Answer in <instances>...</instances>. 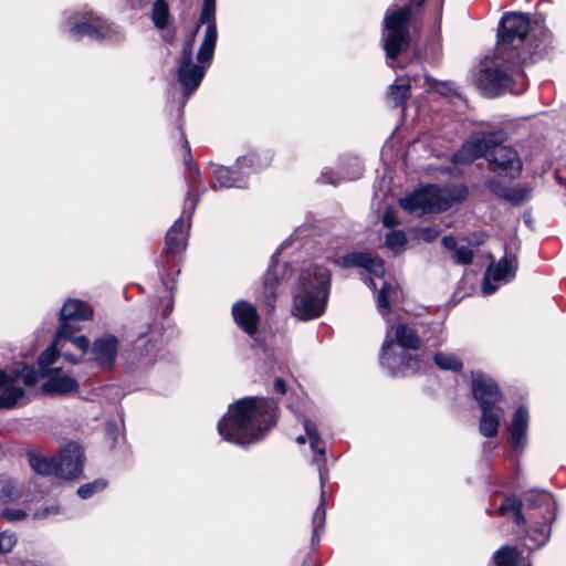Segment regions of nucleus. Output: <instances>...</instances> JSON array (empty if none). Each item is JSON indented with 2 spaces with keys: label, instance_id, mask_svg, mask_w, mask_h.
Instances as JSON below:
<instances>
[{
  "label": "nucleus",
  "instance_id": "obj_1",
  "mask_svg": "<svg viewBox=\"0 0 566 566\" xmlns=\"http://www.w3.org/2000/svg\"><path fill=\"white\" fill-rule=\"evenodd\" d=\"M275 410V403L265 398L241 399L230 406L218 423V431L231 443H253L274 423Z\"/></svg>",
  "mask_w": 566,
  "mask_h": 566
},
{
  "label": "nucleus",
  "instance_id": "obj_2",
  "mask_svg": "<svg viewBox=\"0 0 566 566\" xmlns=\"http://www.w3.org/2000/svg\"><path fill=\"white\" fill-rule=\"evenodd\" d=\"M329 272L324 266L304 270L294 290L293 315L307 321L321 316L328 294Z\"/></svg>",
  "mask_w": 566,
  "mask_h": 566
},
{
  "label": "nucleus",
  "instance_id": "obj_3",
  "mask_svg": "<svg viewBox=\"0 0 566 566\" xmlns=\"http://www.w3.org/2000/svg\"><path fill=\"white\" fill-rule=\"evenodd\" d=\"M479 157L486 160L505 176L516 178L522 171V161L515 149L495 143L494 135L483 136L465 143L455 156L457 161H471Z\"/></svg>",
  "mask_w": 566,
  "mask_h": 566
},
{
  "label": "nucleus",
  "instance_id": "obj_4",
  "mask_svg": "<svg viewBox=\"0 0 566 566\" xmlns=\"http://www.w3.org/2000/svg\"><path fill=\"white\" fill-rule=\"evenodd\" d=\"M467 195L463 186L439 187L428 185L400 200L401 207L416 214L441 212L462 201Z\"/></svg>",
  "mask_w": 566,
  "mask_h": 566
},
{
  "label": "nucleus",
  "instance_id": "obj_5",
  "mask_svg": "<svg viewBox=\"0 0 566 566\" xmlns=\"http://www.w3.org/2000/svg\"><path fill=\"white\" fill-rule=\"evenodd\" d=\"M408 6L397 10H388L384 24V48L389 59H395L407 49L410 41L408 21L411 15V8L421 6L424 0H410Z\"/></svg>",
  "mask_w": 566,
  "mask_h": 566
},
{
  "label": "nucleus",
  "instance_id": "obj_6",
  "mask_svg": "<svg viewBox=\"0 0 566 566\" xmlns=\"http://www.w3.org/2000/svg\"><path fill=\"white\" fill-rule=\"evenodd\" d=\"M38 381V374L28 366L15 367L10 374L0 369V409L14 408L24 402L25 388Z\"/></svg>",
  "mask_w": 566,
  "mask_h": 566
},
{
  "label": "nucleus",
  "instance_id": "obj_7",
  "mask_svg": "<svg viewBox=\"0 0 566 566\" xmlns=\"http://www.w3.org/2000/svg\"><path fill=\"white\" fill-rule=\"evenodd\" d=\"M199 25L190 34L189 39L185 42L181 53V62L178 70V81L184 86L185 94L188 96L200 85L207 65L209 62L200 63L196 65L192 63V45L198 32Z\"/></svg>",
  "mask_w": 566,
  "mask_h": 566
},
{
  "label": "nucleus",
  "instance_id": "obj_8",
  "mask_svg": "<svg viewBox=\"0 0 566 566\" xmlns=\"http://www.w3.org/2000/svg\"><path fill=\"white\" fill-rule=\"evenodd\" d=\"M93 316V310L78 300H69L61 310L60 327L56 334V345L62 338L70 337L80 329L78 322L88 321Z\"/></svg>",
  "mask_w": 566,
  "mask_h": 566
},
{
  "label": "nucleus",
  "instance_id": "obj_9",
  "mask_svg": "<svg viewBox=\"0 0 566 566\" xmlns=\"http://www.w3.org/2000/svg\"><path fill=\"white\" fill-rule=\"evenodd\" d=\"M391 332L394 334V339L391 338L390 333H388L381 348V363L389 368L394 367V340L405 349H417L420 346V338L411 326L399 323L391 327Z\"/></svg>",
  "mask_w": 566,
  "mask_h": 566
},
{
  "label": "nucleus",
  "instance_id": "obj_10",
  "mask_svg": "<svg viewBox=\"0 0 566 566\" xmlns=\"http://www.w3.org/2000/svg\"><path fill=\"white\" fill-rule=\"evenodd\" d=\"M216 2L210 0L203 1V7L200 14V23H207L205 35L200 44L197 60L199 63L209 62L212 60L216 42H217V25L214 21Z\"/></svg>",
  "mask_w": 566,
  "mask_h": 566
},
{
  "label": "nucleus",
  "instance_id": "obj_11",
  "mask_svg": "<svg viewBox=\"0 0 566 566\" xmlns=\"http://www.w3.org/2000/svg\"><path fill=\"white\" fill-rule=\"evenodd\" d=\"M83 454L76 443L67 444L56 460L55 475L62 479H74L82 472Z\"/></svg>",
  "mask_w": 566,
  "mask_h": 566
},
{
  "label": "nucleus",
  "instance_id": "obj_12",
  "mask_svg": "<svg viewBox=\"0 0 566 566\" xmlns=\"http://www.w3.org/2000/svg\"><path fill=\"white\" fill-rule=\"evenodd\" d=\"M530 30V21L522 13H507L502 18L499 39L502 43L523 40Z\"/></svg>",
  "mask_w": 566,
  "mask_h": 566
},
{
  "label": "nucleus",
  "instance_id": "obj_13",
  "mask_svg": "<svg viewBox=\"0 0 566 566\" xmlns=\"http://www.w3.org/2000/svg\"><path fill=\"white\" fill-rule=\"evenodd\" d=\"M472 392L480 407L496 405L502 400L494 381L480 371L472 373Z\"/></svg>",
  "mask_w": 566,
  "mask_h": 566
},
{
  "label": "nucleus",
  "instance_id": "obj_14",
  "mask_svg": "<svg viewBox=\"0 0 566 566\" xmlns=\"http://www.w3.org/2000/svg\"><path fill=\"white\" fill-rule=\"evenodd\" d=\"M516 265L513 263V261L507 259H501L496 264L491 265L485 273L482 287L483 293L485 295L494 293L497 286L492 284V282L500 283L502 281L513 277Z\"/></svg>",
  "mask_w": 566,
  "mask_h": 566
},
{
  "label": "nucleus",
  "instance_id": "obj_15",
  "mask_svg": "<svg viewBox=\"0 0 566 566\" xmlns=\"http://www.w3.org/2000/svg\"><path fill=\"white\" fill-rule=\"evenodd\" d=\"M337 263L343 268L361 266L375 277H382L385 273L384 262L367 253H350L340 258Z\"/></svg>",
  "mask_w": 566,
  "mask_h": 566
},
{
  "label": "nucleus",
  "instance_id": "obj_16",
  "mask_svg": "<svg viewBox=\"0 0 566 566\" xmlns=\"http://www.w3.org/2000/svg\"><path fill=\"white\" fill-rule=\"evenodd\" d=\"M512 80L501 70H484L480 73L479 84L490 95H497L510 87Z\"/></svg>",
  "mask_w": 566,
  "mask_h": 566
},
{
  "label": "nucleus",
  "instance_id": "obj_17",
  "mask_svg": "<svg viewBox=\"0 0 566 566\" xmlns=\"http://www.w3.org/2000/svg\"><path fill=\"white\" fill-rule=\"evenodd\" d=\"M234 322L249 335L256 332L259 315L255 307L244 301H239L232 306Z\"/></svg>",
  "mask_w": 566,
  "mask_h": 566
},
{
  "label": "nucleus",
  "instance_id": "obj_18",
  "mask_svg": "<svg viewBox=\"0 0 566 566\" xmlns=\"http://www.w3.org/2000/svg\"><path fill=\"white\" fill-rule=\"evenodd\" d=\"M528 428V412L520 407L512 419L509 428L510 443L514 450H522L526 444V432Z\"/></svg>",
  "mask_w": 566,
  "mask_h": 566
},
{
  "label": "nucleus",
  "instance_id": "obj_19",
  "mask_svg": "<svg viewBox=\"0 0 566 566\" xmlns=\"http://www.w3.org/2000/svg\"><path fill=\"white\" fill-rule=\"evenodd\" d=\"M482 410L479 431L485 438H493L497 434L500 422L504 416V410L496 403L480 407Z\"/></svg>",
  "mask_w": 566,
  "mask_h": 566
},
{
  "label": "nucleus",
  "instance_id": "obj_20",
  "mask_svg": "<svg viewBox=\"0 0 566 566\" xmlns=\"http://www.w3.org/2000/svg\"><path fill=\"white\" fill-rule=\"evenodd\" d=\"M94 360L102 367L111 366L117 354V339L106 335L96 339L92 347Z\"/></svg>",
  "mask_w": 566,
  "mask_h": 566
},
{
  "label": "nucleus",
  "instance_id": "obj_21",
  "mask_svg": "<svg viewBox=\"0 0 566 566\" xmlns=\"http://www.w3.org/2000/svg\"><path fill=\"white\" fill-rule=\"evenodd\" d=\"M43 391L48 394H69L77 388V382L67 374L61 373L57 369H52L49 373V379L43 385Z\"/></svg>",
  "mask_w": 566,
  "mask_h": 566
},
{
  "label": "nucleus",
  "instance_id": "obj_22",
  "mask_svg": "<svg viewBox=\"0 0 566 566\" xmlns=\"http://www.w3.org/2000/svg\"><path fill=\"white\" fill-rule=\"evenodd\" d=\"M189 220L178 219L168 230L166 235V249L169 253H178L185 250L187 244V229Z\"/></svg>",
  "mask_w": 566,
  "mask_h": 566
},
{
  "label": "nucleus",
  "instance_id": "obj_23",
  "mask_svg": "<svg viewBox=\"0 0 566 566\" xmlns=\"http://www.w3.org/2000/svg\"><path fill=\"white\" fill-rule=\"evenodd\" d=\"M402 298V292L395 281H384L378 295L377 305L380 310L389 311L390 304Z\"/></svg>",
  "mask_w": 566,
  "mask_h": 566
},
{
  "label": "nucleus",
  "instance_id": "obj_24",
  "mask_svg": "<svg viewBox=\"0 0 566 566\" xmlns=\"http://www.w3.org/2000/svg\"><path fill=\"white\" fill-rule=\"evenodd\" d=\"M496 566H523L525 563L522 560L520 553L509 546L500 548L494 556Z\"/></svg>",
  "mask_w": 566,
  "mask_h": 566
},
{
  "label": "nucleus",
  "instance_id": "obj_25",
  "mask_svg": "<svg viewBox=\"0 0 566 566\" xmlns=\"http://www.w3.org/2000/svg\"><path fill=\"white\" fill-rule=\"evenodd\" d=\"M63 339L64 338L61 339L60 345H56L55 339L53 346L43 352L42 355L39 357V365L41 366L42 369L53 364L57 354L62 355L66 360L71 363H76L69 354L63 352L65 348V343Z\"/></svg>",
  "mask_w": 566,
  "mask_h": 566
},
{
  "label": "nucleus",
  "instance_id": "obj_26",
  "mask_svg": "<svg viewBox=\"0 0 566 566\" xmlns=\"http://www.w3.org/2000/svg\"><path fill=\"white\" fill-rule=\"evenodd\" d=\"M521 509L522 502L517 497H506L497 511L500 515H510L516 524H522L524 520Z\"/></svg>",
  "mask_w": 566,
  "mask_h": 566
},
{
  "label": "nucleus",
  "instance_id": "obj_27",
  "mask_svg": "<svg viewBox=\"0 0 566 566\" xmlns=\"http://www.w3.org/2000/svg\"><path fill=\"white\" fill-rule=\"evenodd\" d=\"M32 469L43 475L55 474L56 460L49 459L43 455H30L29 459Z\"/></svg>",
  "mask_w": 566,
  "mask_h": 566
},
{
  "label": "nucleus",
  "instance_id": "obj_28",
  "mask_svg": "<svg viewBox=\"0 0 566 566\" xmlns=\"http://www.w3.org/2000/svg\"><path fill=\"white\" fill-rule=\"evenodd\" d=\"M235 174L229 168L220 167L214 170V178L220 187H243V182L235 177Z\"/></svg>",
  "mask_w": 566,
  "mask_h": 566
},
{
  "label": "nucleus",
  "instance_id": "obj_29",
  "mask_svg": "<svg viewBox=\"0 0 566 566\" xmlns=\"http://www.w3.org/2000/svg\"><path fill=\"white\" fill-rule=\"evenodd\" d=\"M151 17L154 24L158 29H164L167 25L169 11L165 0H156L154 2Z\"/></svg>",
  "mask_w": 566,
  "mask_h": 566
},
{
  "label": "nucleus",
  "instance_id": "obj_30",
  "mask_svg": "<svg viewBox=\"0 0 566 566\" xmlns=\"http://www.w3.org/2000/svg\"><path fill=\"white\" fill-rule=\"evenodd\" d=\"M0 497L3 502H13L23 497V490L14 481H7L1 490Z\"/></svg>",
  "mask_w": 566,
  "mask_h": 566
},
{
  "label": "nucleus",
  "instance_id": "obj_31",
  "mask_svg": "<svg viewBox=\"0 0 566 566\" xmlns=\"http://www.w3.org/2000/svg\"><path fill=\"white\" fill-rule=\"evenodd\" d=\"M410 96V84L391 85L388 97L395 105H402Z\"/></svg>",
  "mask_w": 566,
  "mask_h": 566
},
{
  "label": "nucleus",
  "instance_id": "obj_32",
  "mask_svg": "<svg viewBox=\"0 0 566 566\" xmlns=\"http://www.w3.org/2000/svg\"><path fill=\"white\" fill-rule=\"evenodd\" d=\"M304 429L308 437L310 444H311L312 449L315 450L319 455H323L324 448H323L321 438L318 436L316 426L311 421H305Z\"/></svg>",
  "mask_w": 566,
  "mask_h": 566
},
{
  "label": "nucleus",
  "instance_id": "obj_33",
  "mask_svg": "<svg viewBox=\"0 0 566 566\" xmlns=\"http://www.w3.org/2000/svg\"><path fill=\"white\" fill-rule=\"evenodd\" d=\"M434 363L441 369L459 370L462 367V363L451 354L439 353L434 356Z\"/></svg>",
  "mask_w": 566,
  "mask_h": 566
},
{
  "label": "nucleus",
  "instance_id": "obj_34",
  "mask_svg": "<svg viewBox=\"0 0 566 566\" xmlns=\"http://www.w3.org/2000/svg\"><path fill=\"white\" fill-rule=\"evenodd\" d=\"M71 32L75 39H81L84 35H88V36L98 39L102 34L101 31L95 25H92L90 23L76 24L71 30Z\"/></svg>",
  "mask_w": 566,
  "mask_h": 566
},
{
  "label": "nucleus",
  "instance_id": "obj_35",
  "mask_svg": "<svg viewBox=\"0 0 566 566\" xmlns=\"http://www.w3.org/2000/svg\"><path fill=\"white\" fill-rule=\"evenodd\" d=\"M406 242V235L400 231L390 232L386 238V245L394 252H400Z\"/></svg>",
  "mask_w": 566,
  "mask_h": 566
},
{
  "label": "nucleus",
  "instance_id": "obj_36",
  "mask_svg": "<svg viewBox=\"0 0 566 566\" xmlns=\"http://www.w3.org/2000/svg\"><path fill=\"white\" fill-rule=\"evenodd\" d=\"M105 488H106V482H104L103 480H97L92 483H87V484L80 486L77 490V494L82 499H87V497L92 496L93 494H95L96 492L104 490Z\"/></svg>",
  "mask_w": 566,
  "mask_h": 566
},
{
  "label": "nucleus",
  "instance_id": "obj_37",
  "mask_svg": "<svg viewBox=\"0 0 566 566\" xmlns=\"http://www.w3.org/2000/svg\"><path fill=\"white\" fill-rule=\"evenodd\" d=\"M528 195H530V190L525 187H515V188H512L510 190H506L505 193H504V197L515 203V205H520L522 203L524 200H526L528 198Z\"/></svg>",
  "mask_w": 566,
  "mask_h": 566
},
{
  "label": "nucleus",
  "instance_id": "obj_38",
  "mask_svg": "<svg viewBox=\"0 0 566 566\" xmlns=\"http://www.w3.org/2000/svg\"><path fill=\"white\" fill-rule=\"evenodd\" d=\"M2 516L9 522H20L27 518L28 513L25 510L7 507L2 511Z\"/></svg>",
  "mask_w": 566,
  "mask_h": 566
},
{
  "label": "nucleus",
  "instance_id": "obj_39",
  "mask_svg": "<svg viewBox=\"0 0 566 566\" xmlns=\"http://www.w3.org/2000/svg\"><path fill=\"white\" fill-rule=\"evenodd\" d=\"M15 544H17V538L13 534H10V533H1L0 534V554L11 552Z\"/></svg>",
  "mask_w": 566,
  "mask_h": 566
},
{
  "label": "nucleus",
  "instance_id": "obj_40",
  "mask_svg": "<svg viewBox=\"0 0 566 566\" xmlns=\"http://www.w3.org/2000/svg\"><path fill=\"white\" fill-rule=\"evenodd\" d=\"M325 513H326V511H325V503H324V499H322L321 503L318 504V506L315 510L314 515H313L314 533H316L317 530L324 525Z\"/></svg>",
  "mask_w": 566,
  "mask_h": 566
},
{
  "label": "nucleus",
  "instance_id": "obj_41",
  "mask_svg": "<svg viewBox=\"0 0 566 566\" xmlns=\"http://www.w3.org/2000/svg\"><path fill=\"white\" fill-rule=\"evenodd\" d=\"M454 260L461 264H468L472 261V251L467 247L455 248Z\"/></svg>",
  "mask_w": 566,
  "mask_h": 566
},
{
  "label": "nucleus",
  "instance_id": "obj_42",
  "mask_svg": "<svg viewBox=\"0 0 566 566\" xmlns=\"http://www.w3.org/2000/svg\"><path fill=\"white\" fill-rule=\"evenodd\" d=\"M72 336L73 335L63 339L65 343V346L67 345V343H70L73 346H75L76 348L81 349L82 353H85L88 348V339L85 336H77V337H72Z\"/></svg>",
  "mask_w": 566,
  "mask_h": 566
},
{
  "label": "nucleus",
  "instance_id": "obj_43",
  "mask_svg": "<svg viewBox=\"0 0 566 566\" xmlns=\"http://www.w3.org/2000/svg\"><path fill=\"white\" fill-rule=\"evenodd\" d=\"M382 222L387 228H394L398 224V220L392 209L386 210L382 217Z\"/></svg>",
  "mask_w": 566,
  "mask_h": 566
},
{
  "label": "nucleus",
  "instance_id": "obj_44",
  "mask_svg": "<svg viewBox=\"0 0 566 566\" xmlns=\"http://www.w3.org/2000/svg\"><path fill=\"white\" fill-rule=\"evenodd\" d=\"M59 512H60L59 506L45 507V509H43L41 511L35 512L34 515H33V518H35V520H43V518H46L49 515L57 514Z\"/></svg>",
  "mask_w": 566,
  "mask_h": 566
},
{
  "label": "nucleus",
  "instance_id": "obj_45",
  "mask_svg": "<svg viewBox=\"0 0 566 566\" xmlns=\"http://www.w3.org/2000/svg\"><path fill=\"white\" fill-rule=\"evenodd\" d=\"M438 237V232L433 229H423L420 232V238L426 241H431Z\"/></svg>",
  "mask_w": 566,
  "mask_h": 566
},
{
  "label": "nucleus",
  "instance_id": "obj_46",
  "mask_svg": "<svg viewBox=\"0 0 566 566\" xmlns=\"http://www.w3.org/2000/svg\"><path fill=\"white\" fill-rule=\"evenodd\" d=\"M434 90L441 94H447V92H449L451 88L448 84L446 83H434Z\"/></svg>",
  "mask_w": 566,
  "mask_h": 566
},
{
  "label": "nucleus",
  "instance_id": "obj_47",
  "mask_svg": "<svg viewBox=\"0 0 566 566\" xmlns=\"http://www.w3.org/2000/svg\"><path fill=\"white\" fill-rule=\"evenodd\" d=\"M443 244L448 249H455V240L452 237H444Z\"/></svg>",
  "mask_w": 566,
  "mask_h": 566
},
{
  "label": "nucleus",
  "instance_id": "obj_48",
  "mask_svg": "<svg viewBox=\"0 0 566 566\" xmlns=\"http://www.w3.org/2000/svg\"><path fill=\"white\" fill-rule=\"evenodd\" d=\"M274 387L277 391H280L281 394H284L285 392V384L282 379L277 378L275 381H274Z\"/></svg>",
  "mask_w": 566,
  "mask_h": 566
},
{
  "label": "nucleus",
  "instance_id": "obj_49",
  "mask_svg": "<svg viewBox=\"0 0 566 566\" xmlns=\"http://www.w3.org/2000/svg\"><path fill=\"white\" fill-rule=\"evenodd\" d=\"M186 205H187V209H189V216H190L196 208V200L192 198H188Z\"/></svg>",
  "mask_w": 566,
  "mask_h": 566
},
{
  "label": "nucleus",
  "instance_id": "obj_50",
  "mask_svg": "<svg viewBox=\"0 0 566 566\" xmlns=\"http://www.w3.org/2000/svg\"><path fill=\"white\" fill-rule=\"evenodd\" d=\"M539 535L542 537V542H545L547 536H548V528L546 526H544L541 532H539Z\"/></svg>",
  "mask_w": 566,
  "mask_h": 566
},
{
  "label": "nucleus",
  "instance_id": "obj_51",
  "mask_svg": "<svg viewBox=\"0 0 566 566\" xmlns=\"http://www.w3.org/2000/svg\"><path fill=\"white\" fill-rule=\"evenodd\" d=\"M296 442H297L298 444H304V443L306 442V439H305V437L300 436V437H297V438H296Z\"/></svg>",
  "mask_w": 566,
  "mask_h": 566
},
{
  "label": "nucleus",
  "instance_id": "obj_52",
  "mask_svg": "<svg viewBox=\"0 0 566 566\" xmlns=\"http://www.w3.org/2000/svg\"><path fill=\"white\" fill-rule=\"evenodd\" d=\"M367 284H369L370 286H373L374 289H376L377 284L373 281V280H369L367 282Z\"/></svg>",
  "mask_w": 566,
  "mask_h": 566
}]
</instances>
